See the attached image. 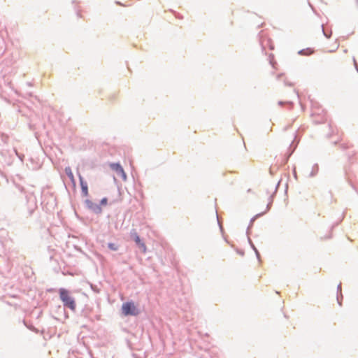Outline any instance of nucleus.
<instances>
[{"mask_svg": "<svg viewBox=\"0 0 358 358\" xmlns=\"http://www.w3.org/2000/svg\"><path fill=\"white\" fill-rule=\"evenodd\" d=\"M108 202V199L106 198H103L101 200V205H106Z\"/></svg>", "mask_w": 358, "mask_h": 358, "instance_id": "nucleus-10", "label": "nucleus"}, {"mask_svg": "<svg viewBox=\"0 0 358 358\" xmlns=\"http://www.w3.org/2000/svg\"><path fill=\"white\" fill-rule=\"evenodd\" d=\"M79 180L81 186L82 193L83 196H87L88 195V187L87 184L85 181H84L83 178L82 176L78 173Z\"/></svg>", "mask_w": 358, "mask_h": 358, "instance_id": "nucleus-6", "label": "nucleus"}, {"mask_svg": "<svg viewBox=\"0 0 358 358\" xmlns=\"http://www.w3.org/2000/svg\"><path fill=\"white\" fill-rule=\"evenodd\" d=\"M108 247L113 251H117L118 250V247L115 243H108Z\"/></svg>", "mask_w": 358, "mask_h": 358, "instance_id": "nucleus-9", "label": "nucleus"}, {"mask_svg": "<svg viewBox=\"0 0 358 358\" xmlns=\"http://www.w3.org/2000/svg\"><path fill=\"white\" fill-rule=\"evenodd\" d=\"M338 290H341V285L340 284L338 286Z\"/></svg>", "mask_w": 358, "mask_h": 358, "instance_id": "nucleus-13", "label": "nucleus"}, {"mask_svg": "<svg viewBox=\"0 0 358 358\" xmlns=\"http://www.w3.org/2000/svg\"><path fill=\"white\" fill-rule=\"evenodd\" d=\"M131 238L133 239L136 245L138 247L139 250L145 253L146 252V246L143 242L141 241L139 236L138 235L137 232L135 229H133L130 233Z\"/></svg>", "mask_w": 358, "mask_h": 358, "instance_id": "nucleus-3", "label": "nucleus"}, {"mask_svg": "<svg viewBox=\"0 0 358 358\" xmlns=\"http://www.w3.org/2000/svg\"><path fill=\"white\" fill-rule=\"evenodd\" d=\"M255 217H253L252 220H251V222H250V224L252 225L253 222L255 221Z\"/></svg>", "mask_w": 358, "mask_h": 358, "instance_id": "nucleus-12", "label": "nucleus"}, {"mask_svg": "<svg viewBox=\"0 0 358 358\" xmlns=\"http://www.w3.org/2000/svg\"><path fill=\"white\" fill-rule=\"evenodd\" d=\"M122 313L124 316H136L140 311L133 301H128L122 304Z\"/></svg>", "mask_w": 358, "mask_h": 358, "instance_id": "nucleus-2", "label": "nucleus"}, {"mask_svg": "<svg viewBox=\"0 0 358 358\" xmlns=\"http://www.w3.org/2000/svg\"><path fill=\"white\" fill-rule=\"evenodd\" d=\"M337 300H338V303H339L340 305H341V302L340 301V299H339V298H338V297L337 298Z\"/></svg>", "mask_w": 358, "mask_h": 358, "instance_id": "nucleus-14", "label": "nucleus"}, {"mask_svg": "<svg viewBox=\"0 0 358 358\" xmlns=\"http://www.w3.org/2000/svg\"><path fill=\"white\" fill-rule=\"evenodd\" d=\"M111 168L113 170L115 171V172L120 175L124 180L127 179V175L124 173L122 167L118 164H113L111 165Z\"/></svg>", "mask_w": 358, "mask_h": 358, "instance_id": "nucleus-5", "label": "nucleus"}, {"mask_svg": "<svg viewBox=\"0 0 358 358\" xmlns=\"http://www.w3.org/2000/svg\"><path fill=\"white\" fill-rule=\"evenodd\" d=\"M85 203L87 208L92 210L95 213L99 214L101 213L102 209L101 207L100 206V204L95 203L90 200H86Z\"/></svg>", "mask_w": 358, "mask_h": 358, "instance_id": "nucleus-4", "label": "nucleus"}, {"mask_svg": "<svg viewBox=\"0 0 358 358\" xmlns=\"http://www.w3.org/2000/svg\"><path fill=\"white\" fill-rule=\"evenodd\" d=\"M323 32H324V34L326 36V37H327V38H329V37H330V36H329V35H327V34H326V32L324 31V29H323Z\"/></svg>", "mask_w": 358, "mask_h": 358, "instance_id": "nucleus-11", "label": "nucleus"}, {"mask_svg": "<svg viewBox=\"0 0 358 358\" xmlns=\"http://www.w3.org/2000/svg\"><path fill=\"white\" fill-rule=\"evenodd\" d=\"M65 173L69 177V178L71 180L72 182H75L74 176L72 173L71 169L70 167H66L65 168Z\"/></svg>", "mask_w": 358, "mask_h": 358, "instance_id": "nucleus-7", "label": "nucleus"}, {"mask_svg": "<svg viewBox=\"0 0 358 358\" xmlns=\"http://www.w3.org/2000/svg\"><path fill=\"white\" fill-rule=\"evenodd\" d=\"M299 53L302 55H309L313 53V51L310 49L308 48L301 50V51H299Z\"/></svg>", "mask_w": 358, "mask_h": 358, "instance_id": "nucleus-8", "label": "nucleus"}, {"mask_svg": "<svg viewBox=\"0 0 358 358\" xmlns=\"http://www.w3.org/2000/svg\"><path fill=\"white\" fill-rule=\"evenodd\" d=\"M58 292L64 307L74 312L76 309V303L71 292L64 288H60Z\"/></svg>", "mask_w": 358, "mask_h": 358, "instance_id": "nucleus-1", "label": "nucleus"}]
</instances>
